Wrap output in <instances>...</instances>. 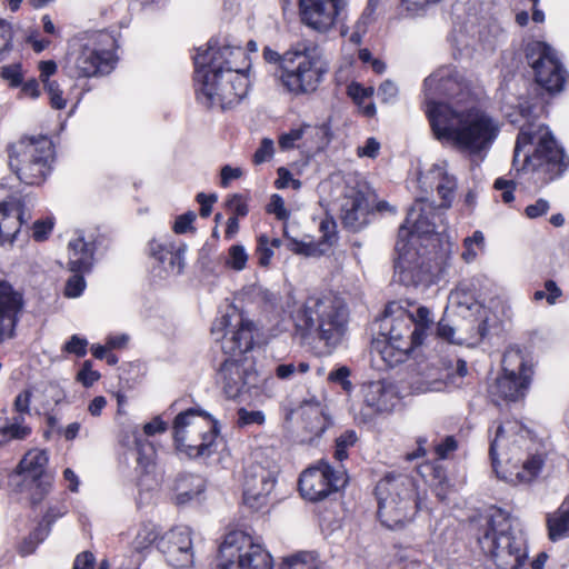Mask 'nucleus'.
<instances>
[{
	"mask_svg": "<svg viewBox=\"0 0 569 569\" xmlns=\"http://www.w3.org/2000/svg\"><path fill=\"white\" fill-rule=\"evenodd\" d=\"M421 107L435 138L475 161L486 158L499 136V121L478 107L449 66L423 80Z\"/></svg>",
	"mask_w": 569,
	"mask_h": 569,
	"instance_id": "nucleus-1",
	"label": "nucleus"
},
{
	"mask_svg": "<svg viewBox=\"0 0 569 569\" xmlns=\"http://www.w3.org/2000/svg\"><path fill=\"white\" fill-rule=\"evenodd\" d=\"M458 190V179L448 161L441 160L419 171L416 179V200L401 224L396 242L395 276L405 286L429 284L446 273L447 263L433 272L420 252L417 240L433 234L437 230V208L429 197L437 194L439 209L452 207Z\"/></svg>",
	"mask_w": 569,
	"mask_h": 569,
	"instance_id": "nucleus-2",
	"label": "nucleus"
},
{
	"mask_svg": "<svg viewBox=\"0 0 569 569\" xmlns=\"http://www.w3.org/2000/svg\"><path fill=\"white\" fill-rule=\"evenodd\" d=\"M197 99L206 107L231 108L247 97L251 60L247 50L228 38H209L194 48Z\"/></svg>",
	"mask_w": 569,
	"mask_h": 569,
	"instance_id": "nucleus-3",
	"label": "nucleus"
},
{
	"mask_svg": "<svg viewBox=\"0 0 569 569\" xmlns=\"http://www.w3.org/2000/svg\"><path fill=\"white\" fill-rule=\"evenodd\" d=\"M490 458L497 477L510 485L532 482L545 463L540 445L517 420L498 426L490 443Z\"/></svg>",
	"mask_w": 569,
	"mask_h": 569,
	"instance_id": "nucleus-4",
	"label": "nucleus"
},
{
	"mask_svg": "<svg viewBox=\"0 0 569 569\" xmlns=\"http://www.w3.org/2000/svg\"><path fill=\"white\" fill-rule=\"evenodd\" d=\"M518 107L526 123L517 137L510 174L530 172L542 183L560 177L569 168V158L548 127L530 121L531 108L523 103Z\"/></svg>",
	"mask_w": 569,
	"mask_h": 569,
	"instance_id": "nucleus-5",
	"label": "nucleus"
},
{
	"mask_svg": "<svg viewBox=\"0 0 569 569\" xmlns=\"http://www.w3.org/2000/svg\"><path fill=\"white\" fill-rule=\"evenodd\" d=\"M379 322L383 339L375 342V349L387 366L393 367L422 346L435 325V318L425 306L407 309L400 302L392 301L386 307Z\"/></svg>",
	"mask_w": 569,
	"mask_h": 569,
	"instance_id": "nucleus-6",
	"label": "nucleus"
},
{
	"mask_svg": "<svg viewBox=\"0 0 569 569\" xmlns=\"http://www.w3.org/2000/svg\"><path fill=\"white\" fill-rule=\"evenodd\" d=\"M296 330L302 336L317 337L336 345L347 330L348 312L343 300L333 292L309 296L291 315Z\"/></svg>",
	"mask_w": 569,
	"mask_h": 569,
	"instance_id": "nucleus-7",
	"label": "nucleus"
},
{
	"mask_svg": "<svg viewBox=\"0 0 569 569\" xmlns=\"http://www.w3.org/2000/svg\"><path fill=\"white\" fill-rule=\"evenodd\" d=\"M378 517L396 529L411 521L422 506L416 481L407 475H387L376 486Z\"/></svg>",
	"mask_w": 569,
	"mask_h": 569,
	"instance_id": "nucleus-8",
	"label": "nucleus"
},
{
	"mask_svg": "<svg viewBox=\"0 0 569 569\" xmlns=\"http://www.w3.org/2000/svg\"><path fill=\"white\" fill-rule=\"evenodd\" d=\"M328 71V61L317 48H297L283 53L278 80L293 97L310 96L321 86Z\"/></svg>",
	"mask_w": 569,
	"mask_h": 569,
	"instance_id": "nucleus-9",
	"label": "nucleus"
},
{
	"mask_svg": "<svg viewBox=\"0 0 569 569\" xmlns=\"http://www.w3.org/2000/svg\"><path fill=\"white\" fill-rule=\"evenodd\" d=\"M9 167L20 181L39 186L52 171L54 147L46 136L22 137L7 147Z\"/></svg>",
	"mask_w": 569,
	"mask_h": 569,
	"instance_id": "nucleus-10",
	"label": "nucleus"
},
{
	"mask_svg": "<svg viewBox=\"0 0 569 569\" xmlns=\"http://www.w3.org/2000/svg\"><path fill=\"white\" fill-rule=\"evenodd\" d=\"M219 429L210 415L196 409L180 412L173 420L177 451L190 459L210 457L217 449Z\"/></svg>",
	"mask_w": 569,
	"mask_h": 569,
	"instance_id": "nucleus-11",
	"label": "nucleus"
},
{
	"mask_svg": "<svg viewBox=\"0 0 569 569\" xmlns=\"http://www.w3.org/2000/svg\"><path fill=\"white\" fill-rule=\"evenodd\" d=\"M71 46L67 68L72 77L83 78L110 73L118 62L114 38H81Z\"/></svg>",
	"mask_w": 569,
	"mask_h": 569,
	"instance_id": "nucleus-12",
	"label": "nucleus"
},
{
	"mask_svg": "<svg viewBox=\"0 0 569 569\" xmlns=\"http://www.w3.org/2000/svg\"><path fill=\"white\" fill-rule=\"evenodd\" d=\"M49 452L46 449L28 450L9 477L10 486L26 492L33 505H38L51 492L53 480L47 475Z\"/></svg>",
	"mask_w": 569,
	"mask_h": 569,
	"instance_id": "nucleus-13",
	"label": "nucleus"
},
{
	"mask_svg": "<svg viewBox=\"0 0 569 569\" xmlns=\"http://www.w3.org/2000/svg\"><path fill=\"white\" fill-rule=\"evenodd\" d=\"M254 331V323L234 307L218 317L211 328L228 358L253 357Z\"/></svg>",
	"mask_w": 569,
	"mask_h": 569,
	"instance_id": "nucleus-14",
	"label": "nucleus"
},
{
	"mask_svg": "<svg viewBox=\"0 0 569 569\" xmlns=\"http://www.w3.org/2000/svg\"><path fill=\"white\" fill-rule=\"evenodd\" d=\"M219 552L218 569H273L268 550L242 531L227 535Z\"/></svg>",
	"mask_w": 569,
	"mask_h": 569,
	"instance_id": "nucleus-15",
	"label": "nucleus"
},
{
	"mask_svg": "<svg viewBox=\"0 0 569 569\" xmlns=\"http://www.w3.org/2000/svg\"><path fill=\"white\" fill-rule=\"evenodd\" d=\"M526 59L540 88L550 94L565 89L569 72L556 49L543 41L531 40L526 47Z\"/></svg>",
	"mask_w": 569,
	"mask_h": 569,
	"instance_id": "nucleus-16",
	"label": "nucleus"
},
{
	"mask_svg": "<svg viewBox=\"0 0 569 569\" xmlns=\"http://www.w3.org/2000/svg\"><path fill=\"white\" fill-rule=\"evenodd\" d=\"M348 477L345 470L333 469L321 460L306 469L299 478L301 496L309 501H320L345 488Z\"/></svg>",
	"mask_w": 569,
	"mask_h": 569,
	"instance_id": "nucleus-17",
	"label": "nucleus"
},
{
	"mask_svg": "<svg viewBox=\"0 0 569 569\" xmlns=\"http://www.w3.org/2000/svg\"><path fill=\"white\" fill-rule=\"evenodd\" d=\"M407 383L413 395L446 391L453 383L452 366L438 358L425 359L411 368Z\"/></svg>",
	"mask_w": 569,
	"mask_h": 569,
	"instance_id": "nucleus-18",
	"label": "nucleus"
},
{
	"mask_svg": "<svg viewBox=\"0 0 569 569\" xmlns=\"http://www.w3.org/2000/svg\"><path fill=\"white\" fill-rule=\"evenodd\" d=\"M218 383L229 399H236L258 387L259 375L254 358H227L218 371Z\"/></svg>",
	"mask_w": 569,
	"mask_h": 569,
	"instance_id": "nucleus-19",
	"label": "nucleus"
},
{
	"mask_svg": "<svg viewBox=\"0 0 569 569\" xmlns=\"http://www.w3.org/2000/svg\"><path fill=\"white\" fill-rule=\"evenodd\" d=\"M330 142V129L327 124L301 123L279 136V147L282 151L299 149L306 157H312L322 151Z\"/></svg>",
	"mask_w": 569,
	"mask_h": 569,
	"instance_id": "nucleus-20",
	"label": "nucleus"
},
{
	"mask_svg": "<svg viewBox=\"0 0 569 569\" xmlns=\"http://www.w3.org/2000/svg\"><path fill=\"white\" fill-rule=\"evenodd\" d=\"M157 547L173 569H189L194 563L192 530L188 526H176L164 532Z\"/></svg>",
	"mask_w": 569,
	"mask_h": 569,
	"instance_id": "nucleus-21",
	"label": "nucleus"
},
{
	"mask_svg": "<svg viewBox=\"0 0 569 569\" xmlns=\"http://www.w3.org/2000/svg\"><path fill=\"white\" fill-rule=\"evenodd\" d=\"M276 486V470L261 463H251L244 469L243 501L252 509L267 505L269 496Z\"/></svg>",
	"mask_w": 569,
	"mask_h": 569,
	"instance_id": "nucleus-22",
	"label": "nucleus"
},
{
	"mask_svg": "<svg viewBox=\"0 0 569 569\" xmlns=\"http://www.w3.org/2000/svg\"><path fill=\"white\" fill-rule=\"evenodd\" d=\"M360 395L366 418L392 412L401 399L398 387L388 380L363 383L360 388Z\"/></svg>",
	"mask_w": 569,
	"mask_h": 569,
	"instance_id": "nucleus-23",
	"label": "nucleus"
},
{
	"mask_svg": "<svg viewBox=\"0 0 569 569\" xmlns=\"http://www.w3.org/2000/svg\"><path fill=\"white\" fill-rule=\"evenodd\" d=\"M30 220L20 199L8 197L0 201V247H13L24 223Z\"/></svg>",
	"mask_w": 569,
	"mask_h": 569,
	"instance_id": "nucleus-24",
	"label": "nucleus"
},
{
	"mask_svg": "<svg viewBox=\"0 0 569 569\" xmlns=\"http://www.w3.org/2000/svg\"><path fill=\"white\" fill-rule=\"evenodd\" d=\"M487 328L483 320H462L452 326L446 319H441L437 326L439 338L458 346L475 347L486 336Z\"/></svg>",
	"mask_w": 569,
	"mask_h": 569,
	"instance_id": "nucleus-25",
	"label": "nucleus"
},
{
	"mask_svg": "<svg viewBox=\"0 0 569 569\" xmlns=\"http://www.w3.org/2000/svg\"><path fill=\"white\" fill-rule=\"evenodd\" d=\"M187 246L170 237H160L149 242V253L169 274H180L184 268Z\"/></svg>",
	"mask_w": 569,
	"mask_h": 569,
	"instance_id": "nucleus-26",
	"label": "nucleus"
},
{
	"mask_svg": "<svg viewBox=\"0 0 569 569\" xmlns=\"http://www.w3.org/2000/svg\"><path fill=\"white\" fill-rule=\"evenodd\" d=\"M302 21L313 31L329 32L338 14L337 0H300Z\"/></svg>",
	"mask_w": 569,
	"mask_h": 569,
	"instance_id": "nucleus-27",
	"label": "nucleus"
},
{
	"mask_svg": "<svg viewBox=\"0 0 569 569\" xmlns=\"http://www.w3.org/2000/svg\"><path fill=\"white\" fill-rule=\"evenodd\" d=\"M21 307V295L8 282H0V342L12 337Z\"/></svg>",
	"mask_w": 569,
	"mask_h": 569,
	"instance_id": "nucleus-28",
	"label": "nucleus"
},
{
	"mask_svg": "<svg viewBox=\"0 0 569 569\" xmlns=\"http://www.w3.org/2000/svg\"><path fill=\"white\" fill-rule=\"evenodd\" d=\"M522 379H515L507 372L501 370L495 382L489 388L491 399L500 403L503 402H518L527 396L530 385Z\"/></svg>",
	"mask_w": 569,
	"mask_h": 569,
	"instance_id": "nucleus-29",
	"label": "nucleus"
},
{
	"mask_svg": "<svg viewBox=\"0 0 569 569\" xmlns=\"http://www.w3.org/2000/svg\"><path fill=\"white\" fill-rule=\"evenodd\" d=\"M501 370L515 379L523 378L525 382L531 385L535 373L533 358L527 350L511 346L503 353Z\"/></svg>",
	"mask_w": 569,
	"mask_h": 569,
	"instance_id": "nucleus-30",
	"label": "nucleus"
},
{
	"mask_svg": "<svg viewBox=\"0 0 569 569\" xmlns=\"http://www.w3.org/2000/svg\"><path fill=\"white\" fill-rule=\"evenodd\" d=\"M369 206L365 194L351 190L341 201V219L343 223L353 230H359L367 223Z\"/></svg>",
	"mask_w": 569,
	"mask_h": 569,
	"instance_id": "nucleus-31",
	"label": "nucleus"
},
{
	"mask_svg": "<svg viewBox=\"0 0 569 569\" xmlns=\"http://www.w3.org/2000/svg\"><path fill=\"white\" fill-rule=\"evenodd\" d=\"M94 246L77 232L68 243V269L71 272L87 273L93 267Z\"/></svg>",
	"mask_w": 569,
	"mask_h": 569,
	"instance_id": "nucleus-32",
	"label": "nucleus"
},
{
	"mask_svg": "<svg viewBox=\"0 0 569 569\" xmlns=\"http://www.w3.org/2000/svg\"><path fill=\"white\" fill-rule=\"evenodd\" d=\"M173 501L184 506L199 499L206 489L204 479L198 475L183 473L173 483Z\"/></svg>",
	"mask_w": 569,
	"mask_h": 569,
	"instance_id": "nucleus-33",
	"label": "nucleus"
},
{
	"mask_svg": "<svg viewBox=\"0 0 569 569\" xmlns=\"http://www.w3.org/2000/svg\"><path fill=\"white\" fill-rule=\"evenodd\" d=\"M449 301L461 311H470L472 315L479 313L482 310L478 287L473 280L460 282L458 287L451 291Z\"/></svg>",
	"mask_w": 569,
	"mask_h": 569,
	"instance_id": "nucleus-34",
	"label": "nucleus"
},
{
	"mask_svg": "<svg viewBox=\"0 0 569 569\" xmlns=\"http://www.w3.org/2000/svg\"><path fill=\"white\" fill-rule=\"evenodd\" d=\"M547 527L552 541L569 536V500H565L556 511L548 515Z\"/></svg>",
	"mask_w": 569,
	"mask_h": 569,
	"instance_id": "nucleus-35",
	"label": "nucleus"
},
{
	"mask_svg": "<svg viewBox=\"0 0 569 569\" xmlns=\"http://www.w3.org/2000/svg\"><path fill=\"white\" fill-rule=\"evenodd\" d=\"M250 254L242 243L231 244L221 256V262L226 270L241 272L247 269Z\"/></svg>",
	"mask_w": 569,
	"mask_h": 569,
	"instance_id": "nucleus-36",
	"label": "nucleus"
},
{
	"mask_svg": "<svg viewBox=\"0 0 569 569\" xmlns=\"http://www.w3.org/2000/svg\"><path fill=\"white\" fill-rule=\"evenodd\" d=\"M301 416L306 420V428L315 436L320 437L327 429V420L319 405L306 403L301 406Z\"/></svg>",
	"mask_w": 569,
	"mask_h": 569,
	"instance_id": "nucleus-37",
	"label": "nucleus"
},
{
	"mask_svg": "<svg viewBox=\"0 0 569 569\" xmlns=\"http://www.w3.org/2000/svg\"><path fill=\"white\" fill-rule=\"evenodd\" d=\"M132 436L136 445L137 462L146 473H149L154 467V448L148 440L141 439L137 430L132 431Z\"/></svg>",
	"mask_w": 569,
	"mask_h": 569,
	"instance_id": "nucleus-38",
	"label": "nucleus"
},
{
	"mask_svg": "<svg viewBox=\"0 0 569 569\" xmlns=\"http://www.w3.org/2000/svg\"><path fill=\"white\" fill-rule=\"evenodd\" d=\"M159 538L157 527L151 523H142L136 531L131 541L133 550L141 552L149 549Z\"/></svg>",
	"mask_w": 569,
	"mask_h": 569,
	"instance_id": "nucleus-39",
	"label": "nucleus"
},
{
	"mask_svg": "<svg viewBox=\"0 0 569 569\" xmlns=\"http://www.w3.org/2000/svg\"><path fill=\"white\" fill-rule=\"evenodd\" d=\"M281 246V240L278 238H269L267 234L257 237L256 256L259 266L266 268L271 263L274 254V249Z\"/></svg>",
	"mask_w": 569,
	"mask_h": 569,
	"instance_id": "nucleus-40",
	"label": "nucleus"
},
{
	"mask_svg": "<svg viewBox=\"0 0 569 569\" xmlns=\"http://www.w3.org/2000/svg\"><path fill=\"white\" fill-rule=\"evenodd\" d=\"M0 429L4 433L6 445L12 440H23L31 435V428L24 423L23 416L12 417L10 422Z\"/></svg>",
	"mask_w": 569,
	"mask_h": 569,
	"instance_id": "nucleus-41",
	"label": "nucleus"
},
{
	"mask_svg": "<svg viewBox=\"0 0 569 569\" xmlns=\"http://www.w3.org/2000/svg\"><path fill=\"white\" fill-rule=\"evenodd\" d=\"M286 569H320V561L315 552L300 551L284 559Z\"/></svg>",
	"mask_w": 569,
	"mask_h": 569,
	"instance_id": "nucleus-42",
	"label": "nucleus"
},
{
	"mask_svg": "<svg viewBox=\"0 0 569 569\" xmlns=\"http://www.w3.org/2000/svg\"><path fill=\"white\" fill-rule=\"evenodd\" d=\"M378 4L379 0H368L367 7L355 23V29L351 36H363L370 31V26L373 24L377 19Z\"/></svg>",
	"mask_w": 569,
	"mask_h": 569,
	"instance_id": "nucleus-43",
	"label": "nucleus"
},
{
	"mask_svg": "<svg viewBox=\"0 0 569 569\" xmlns=\"http://www.w3.org/2000/svg\"><path fill=\"white\" fill-rule=\"evenodd\" d=\"M288 249L297 254L305 257H319L327 252V248H323L319 241H303L297 239H290L288 242Z\"/></svg>",
	"mask_w": 569,
	"mask_h": 569,
	"instance_id": "nucleus-44",
	"label": "nucleus"
},
{
	"mask_svg": "<svg viewBox=\"0 0 569 569\" xmlns=\"http://www.w3.org/2000/svg\"><path fill=\"white\" fill-rule=\"evenodd\" d=\"M563 296L562 289L556 281L549 279L545 281L543 287L538 289L532 295V300L539 302L546 300L549 306H555L560 302Z\"/></svg>",
	"mask_w": 569,
	"mask_h": 569,
	"instance_id": "nucleus-45",
	"label": "nucleus"
},
{
	"mask_svg": "<svg viewBox=\"0 0 569 569\" xmlns=\"http://www.w3.org/2000/svg\"><path fill=\"white\" fill-rule=\"evenodd\" d=\"M485 249V236L481 231H475L470 237L463 240L462 259L466 262H472L479 252Z\"/></svg>",
	"mask_w": 569,
	"mask_h": 569,
	"instance_id": "nucleus-46",
	"label": "nucleus"
},
{
	"mask_svg": "<svg viewBox=\"0 0 569 569\" xmlns=\"http://www.w3.org/2000/svg\"><path fill=\"white\" fill-rule=\"evenodd\" d=\"M0 78L8 83L10 88H19L24 80V70L20 62L6 64L0 68Z\"/></svg>",
	"mask_w": 569,
	"mask_h": 569,
	"instance_id": "nucleus-47",
	"label": "nucleus"
},
{
	"mask_svg": "<svg viewBox=\"0 0 569 569\" xmlns=\"http://www.w3.org/2000/svg\"><path fill=\"white\" fill-rule=\"evenodd\" d=\"M358 440L357 433L353 430H347L341 433L336 440L335 458L343 461L348 457V449L356 445Z\"/></svg>",
	"mask_w": 569,
	"mask_h": 569,
	"instance_id": "nucleus-48",
	"label": "nucleus"
},
{
	"mask_svg": "<svg viewBox=\"0 0 569 569\" xmlns=\"http://www.w3.org/2000/svg\"><path fill=\"white\" fill-rule=\"evenodd\" d=\"M49 535V528L39 527L28 538H26L19 546V552L22 556L31 555L40 542H42Z\"/></svg>",
	"mask_w": 569,
	"mask_h": 569,
	"instance_id": "nucleus-49",
	"label": "nucleus"
},
{
	"mask_svg": "<svg viewBox=\"0 0 569 569\" xmlns=\"http://www.w3.org/2000/svg\"><path fill=\"white\" fill-rule=\"evenodd\" d=\"M421 470V475L425 477L426 473H425V469H430L433 473V480H435V492L437 495V497L440 499V500H445L447 499V489H448V485H447V480H446V476H445V471L442 470V468L440 467H432L430 465H426V466H422L420 467Z\"/></svg>",
	"mask_w": 569,
	"mask_h": 569,
	"instance_id": "nucleus-50",
	"label": "nucleus"
},
{
	"mask_svg": "<svg viewBox=\"0 0 569 569\" xmlns=\"http://www.w3.org/2000/svg\"><path fill=\"white\" fill-rule=\"evenodd\" d=\"M100 378V372L93 370L92 362L90 360H86L82 363V367L80 368L76 376V380L86 388L92 387Z\"/></svg>",
	"mask_w": 569,
	"mask_h": 569,
	"instance_id": "nucleus-51",
	"label": "nucleus"
},
{
	"mask_svg": "<svg viewBox=\"0 0 569 569\" xmlns=\"http://www.w3.org/2000/svg\"><path fill=\"white\" fill-rule=\"evenodd\" d=\"M74 274L70 277L66 283L64 287V296L68 298H78L80 297L86 287V280L83 278V273L81 272H73Z\"/></svg>",
	"mask_w": 569,
	"mask_h": 569,
	"instance_id": "nucleus-52",
	"label": "nucleus"
},
{
	"mask_svg": "<svg viewBox=\"0 0 569 569\" xmlns=\"http://www.w3.org/2000/svg\"><path fill=\"white\" fill-rule=\"evenodd\" d=\"M266 421L264 413L261 410L249 411L244 408L238 410V425L240 427H247L251 425L261 426Z\"/></svg>",
	"mask_w": 569,
	"mask_h": 569,
	"instance_id": "nucleus-53",
	"label": "nucleus"
},
{
	"mask_svg": "<svg viewBox=\"0 0 569 569\" xmlns=\"http://www.w3.org/2000/svg\"><path fill=\"white\" fill-rule=\"evenodd\" d=\"M267 212L274 214L276 218L281 221H287L290 217V212L284 206V200L277 193L271 196L267 206Z\"/></svg>",
	"mask_w": 569,
	"mask_h": 569,
	"instance_id": "nucleus-54",
	"label": "nucleus"
},
{
	"mask_svg": "<svg viewBox=\"0 0 569 569\" xmlns=\"http://www.w3.org/2000/svg\"><path fill=\"white\" fill-rule=\"evenodd\" d=\"M320 231L322 233V237L319 242L323 244V248H327L328 251L337 238L336 222L332 219H323L320 222Z\"/></svg>",
	"mask_w": 569,
	"mask_h": 569,
	"instance_id": "nucleus-55",
	"label": "nucleus"
},
{
	"mask_svg": "<svg viewBox=\"0 0 569 569\" xmlns=\"http://www.w3.org/2000/svg\"><path fill=\"white\" fill-rule=\"evenodd\" d=\"M348 96L355 103L370 100L375 93L373 87H363L359 82H351L347 88Z\"/></svg>",
	"mask_w": 569,
	"mask_h": 569,
	"instance_id": "nucleus-56",
	"label": "nucleus"
},
{
	"mask_svg": "<svg viewBox=\"0 0 569 569\" xmlns=\"http://www.w3.org/2000/svg\"><path fill=\"white\" fill-rule=\"evenodd\" d=\"M274 154V142L269 138H263L259 148L256 150L253 154V162L256 164H261L272 159Z\"/></svg>",
	"mask_w": 569,
	"mask_h": 569,
	"instance_id": "nucleus-57",
	"label": "nucleus"
},
{
	"mask_svg": "<svg viewBox=\"0 0 569 569\" xmlns=\"http://www.w3.org/2000/svg\"><path fill=\"white\" fill-rule=\"evenodd\" d=\"M88 340L78 335H73L64 343L63 351L76 355L77 357H84L87 355Z\"/></svg>",
	"mask_w": 569,
	"mask_h": 569,
	"instance_id": "nucleus-58",
	"label": "nucleus"
},
{
	"mask_svg": "<svg viewBox=\"0 0 569 569\" xmlns=\"http://www.w3.org/2000/svg\"><path fill=\"white\" fill-rule=\"evenodd\" d=\"M44 90L49 96L52 108L61 110L67 107V100L63 98V92L57 81L47 83V86H44Z\"/></svg>",
	"mask_w": 569,
	"mask_h": 569,
	"instance_id": "nucleus-59",
	"label": "nucleus"
},
{
	"mask_svg": "<svg viewBox=\"0 0 569 569\" xmlns=\"http://www.w3.org/2000/svg\"><path fill=\"white\" fill-rule=\"evenodd\" d=\"M52 229H53V221L51 218L39 219V220L34 221L31 227V230H32L31 236L36 241H43L49 237Z\"/></svg>",
	"mask_w": 569,
	"mask_h": 569,
	"instance_id": "nucleus-60",
	"label": "nucleus"
},
{
	"mask_svg": "<svg viewBox=\"0 0 569 569\" xmlns=\"http://www.w3.org/2000/svg\"><path fill=\"white\" fill-rule=\"evenodd\" d=\"M381 144L380 142L373 138H367L363 144L357 147L356 153L359 158H370L375 159L378 157Z\"/></svg>",
	"mask_w": 569,
	"mask_h": 569,
	"instance_id": "nucleus-61",
	"label": "nucleus"
},
{
	"mask_svg": "<svg viewBox=\"0 0 569 569\" xmlns=\"http://www.w3.org/2000/svg\"><path fill=\"white\" fill-rule=\"evenodd\" d=\"M227 206L234 217H246L249 212L248 199L242 194H233L228 201Z\"/></svg>",
	"mask_w": 569,
	"mask_h": 569,
	"instance_id": "nucleus-62",
	"label": "nucleus"
},
{
	"mask_svg": "<svg viewBox=\"0 0 569 569\" xmlns=\"http://www.w3.org/2000/svg\"><path fill=\"white\" fill-rule=\"evenodd\" d=\"M458 448V442L452 436H447L435 446V453L439 459H447Z\"/></svg>",
	"mask_w": 569,
	"mask_h": 569,
	"instance_id": "nucleus-63",
	"label": "nucleus"
},
{
	"mask_svg": "<svg viewBox=\"0 0 569 569\" xmlns=\"http://www.w3.org/2000/svg\"><path fill=\"white\" fill-rule=\"evenodd\" d=\"M399 94V89L391 80L383 81L378 89V97L383 103H393Z\"/></svg>",
	"mask_w": 569,
	"mask_h": 569,
	"instance_id": "nucleus-64",
	"label": "nucleus"
}]
</instances>
